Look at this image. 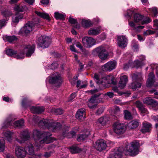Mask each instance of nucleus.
<instances>
[{
	"label": "nucleus",
	"mask_w": 158,
	"mask_h": 158,
	"mask_svg": "<svg viewBox=\"0 0 158 158\" xmlns=\"http://www.w3.org/2000/svg\"><path fill=\"white\" fill-rule=\"evenodd\" d=\"M82 42L84 45H86L87 47L90 48L95 45L96 41L92 37L86 36L82 38Z\"/></svg>",
	"instance_id": "obj_16"
},
{
	"label": "nucleus",
	"mask_w": 158,
	"mask_h": 158,
	"mask_svg": "<svg viewBox=\"0 0 158 158\" xmlns=\"http://www.w3.org/2000/svg\"><path fill=\"white\" fill-rule=\"evenodd\" d=\"M144 27V26H136L135 28V31H139L140 30L143 29Z\"/></svg>",
	"instance_id": "obj_62"
},
{
	"label": "nucleus",
	"mask_w": 158,
	"mask_h": 158,
	"mask_svg": "<svg viewBox=\"0 0 158 158\" xmlns=\"http://www.w3.org/2000/svg\"><path fill=\"white\" fill-rule=\"evenodd\" d=\"M94 79L95 82L98 84H102L103 82V78H102L100 74L95 73Z\"/></svg>",
	"instance_id": "obj_33"
},
{
	"label": "nucleus",
	"mask_w": 158,
	"mask_h": 158,
	"mask_svg": "<svg viewBox=\"0 0 158 158\" xmlns=\"http://www.w3.org/2000/svg\"><path fill=\"white\" fill-rule=\"evenodd\" d=\"M135 104L136 107L138 108L141 113L146 114L148 113V110L144 108L143 105L140 102L137 101L135 102Z\"/></svg>",
	"instance_id": "obj_26"
},
{
	"label": "nucleus",
	"mask_w": 158,
	"mask_h": 158,
	"mask_svg": "<svg viewBox=\"0 0 158 158\" xmlns=\"http://www.w3.org/2000/svg\"><path fill=\"white\" fill-rule=\"evenodd\" d=\"M139 120L135 119L129 122L127 125V127L130 130H132L137 128L139 126Z\"/></svg>",
	"instance_id": "obj_21"
},
{
	"label": "nucleus",
	"mask_w": 158,
	"mask_h": 158,
	"mask_svg": "<svg viewBox=\"0 0 158 158\" xmlns=\"http://www.w3.org/2000/svg\"><path fill=\"white\" fill-rule=\"evenodd\" d=\"M5 148V141L2 137H0V152H3Z\"/></svg>",
	"instance_id": "obj_44"
},
{
	"label": "nucleus",
	"mask_w": 158,
	"mask_h": 158,
	"mask_svg": "<svg viewBox=\"0 0 158 158\" xmlns=\"http://www.w3.org/2000/svg\"><path fill=\"white\" fill-rule=\"evenodd\" d=\"M139 143L137 141L135 140L128 145L126 147V152L127 155L132 156H134L138 154L139 151L140 147Z\"/></svg>",
	"instance_id": "obj_4"
},
{
	"label": "nucleus",
	"mask_w": 158,
	"mask_h": 158,
	"mask_svg": "<svg viewBox=\"0 0 158 158\" xmlns=\"http://www.w3.org/2000/svg\"><path fill=\"white\" fill-rule=\"evenodd\" d=\"M6 20L3 19L0 20V29L5 27L6 23Z\"/></svg>",
	"instance_id": "obj_53"
},
{
	"label": "nucleus",
	"mask_w": 158,
	"mask_h": 158,
	"mask_svg": "<svg viewBox=\"0 0 158 158\" xmlns=\"http://www.w3.org/2000/svg\"><path fill=\"white\" fill-rule=\"evenodd\" d=\"M15 153L18 158H23L26 155L25 149L21 147H17L15 148Z\"/></svg>",
	"instance_id": "obj_17"
},
{
	"label": "nucleus",
	"mask_w": 158,
	"mask_h": 158,
	"mask_svg": "<svg viewBox=\"0 0 158 158\" xmlns=\"http://www.w3.org/2000/svg\"><path fill=\"white\" fill-rule=\"evenodd\" d=\"M35 46L34 45H25L23 49L20 50L19 53L15 54V57L19 59H23L24 58V54H26L27 57H30L34 52Z\"/></svg>",
	"instance_id": "obj_3"
},
{
	"label": "nucleus",
	"mask_w": 158,
	"mask_h": 158,
	"mask_svg": "<svg viewBox=\"0 0 158 158\" xmlns=\"http://www.w3.org/2000/svg\"><path fill=\"white\" fill-rule=\"evenodd\" d=\"M85 110L83 109L79 110L76 114V118L79 120L84 119L85 118Z\"/></svg>",
	"instance_id": "obj_27"
},
{
	"label": "nucleus",
	"mask_w": 158,
	"mask_h": 158,
	"mask_svg": "<svg viewBox=\"0 0 158 158\" xmlns=\"http://www.w3.org/2000/svg\"><path fill=\"white\" fill-rule=\"evenodd\" d=\"M155 32L151 30H148L143 33V35L144 36H147L149 35L154 34Z\"/></svg>",
	"instance_id": "obj_56"
},
{
	"label": "nucleus",
	"mask_w": 158,
	"mask_h": 158,
	"mask_svg": "<svg viewBox=\"0 0 158 158\" xmlns=\"http://www.w3.org/2000/svg\"><path fill=\"white\" fill-rule=\"evenodd\" d=\"M152 125L147 122L143 123L142 127L141 129V132L143 133H145L150 132L151 130Z\"/></svg>",
	"instance_id": "obj_19"
},
{
	"label": "nucleus",
	"mask_w": 158,
	"mask_h": 158,
	"mask_svg": "<svg viewBox=\"0 0 158 158\" xmlns=\"http://www.w3.org/2000/svg\"><path fill=\"white\" fill-rule=\"evenodd\" d=\"M3 135L8 142H10L12 140V136L14 134V132L10 131H6L3 132Z\"/></svg>",
	"instance_id": "obj_24"
},
{
	"label": "nucleus",
	"mask_w": 158,
	"mask_h": 158,
	"mask_svg": "<svg viewBox=\"0 0 158 158\" xmlns=\"http://www.w3.org/2000/svg\"><path fill=\"white\" fill-rule=\"evenodd\" d=\"M141 84L140 83H139L137 81H134L130 85V87L133 90H135L137 88H140L141 86Z\"/></svg>",
	"instance_id": "obj_38"
},
{
	"label": "nucleus",
	"mask_w": 158,
	"mask_h": 158,
	"mask_svg": "<svg viewBox=\"0 0 158 158\" xmlns=\"http://www.w3.org/2000/svg\"><path fill=\"white\" fill-rule=\"evenodd\" d=\"M117 42L119 47L124 48L127 46L128 40L125 35H120L118 36Z\"/></svg>",
	"instance_id": "obj_12"
},
{
	"label": "nucleus",
	"mask_w": 158,
	"mask_h": 158,
	"mask_svg": "<svg viewBox=\"0 0 158 158\" xmlns=\"http://www.w3.org/2000/svg\"><path fill=\"white\" fill-rule=\"evenodd\" d=\"M3 39L5 41H8L10 43L15 42L17 40V37L15 35H5L3 37Z\"/></svg>",
	"instance_id": "obj_30"
},
{
	"label": "nucleus",
	"mask_w": 158,
	"mask_h": 158,
	"mask_svg": "<svg viewBox=\"0 0 158 158\" xmlns=\"http://www.w3.org/2000/svg\"><path fill=\"white\" fill-rule=\"evenodd\" d=\"M131 63L130 62H129L128 64H125L123 68V69L125 70H127L129 67L131 66Z\"/></svg>",
	"instance_id": "obj_63"
},
{
	"label": "nucleus",
	"mask_w": 158,
	"mask_h": 158,
	"mask_svg": "<svg viewBox=\"0 0 158 158\" xmlns=\"http://www.w3.org/2000/svg\"><path fill=\"white\" fill-rule=\"evenodd\" d=\"M55 17L56 19H63L64 18V15L63 14L58 12H55Z\"/></svg>",
	"instance_id": "obj_47"
},
{
	"label": "nucleus",
	"mask_w": 158,
	"mask_h": 158,
	"mask_svg": "<svg viewBox=\"0 0 158 158\" xmlns=\"http://www.w3.org/2000/svg\"><path fill=\"white\" fill-rule=\"evenodd\" d=\"M23 17V14L21 13L17 12L15 15L13 16L12 21L13 23H17L19 22V20L22 19Z\"/></svg>",
	"instance_id": "obj_31"
},
{
	"label": "nucleus",
	"mask_w": 158,
	"mask_h": 158,
	"mask_svg": "<svg viewBox=\"0 0 158 158\" xmlns=\"http://www.w3.org/2000/svg\"><path fill=\"white\" fill-rule=\"evenodd\" d=\"M6 54L9 56H14L16 54V52L13 49H9L6 50Z\"/></svg>",
	"instance_id": "obj_45"
},
{
	"label": "nucleus",
	"mask_w": 158,
	"mask_h": 158,
	"mask_svg": "<svg viewBox=\"0 0 158 158\" xmlns=\"http://www.w3.org/2000/svg\"><path fill=\"white\" fill-rule=\"evenodd\" d=\"M76 132L74 131L69 132V130H66L65 132H63V135L64 136L68 138L73 137L76 135Z\"/></svg>",
	"instance_id": "obj_36"
},
{
	"label": "nucleus",
	"mask_w": 158,
	"mask_h": 158,
	"mask_svg": "<svg viewBox=\"0 0 158 158\" xmlns=\"http://www.w3.org/2000/svg\"><path fill=\"white\" fill-rule=\"evenodd\" d=\"M33 135L34 139L36 142L40 143L48 144L50 143V138L52 134L49 132H46L41 133L37 130L34 131Z\"/></svg>",
	"instance_id": "obj_2"
},
{
	"label": "nucleus",
	"mask_w": 158,
	"mask_h": 158,
	"mask_svg": "<svg viewBox=\"0 0 158 158\" xmlns=\"http://www.w3.org/2000/svg\"><path fill=\"white\" fill-rule=\"evenodd\" d=\"M124 118L126 119H130L132 118L131 113L128 110H125L124 111Z\"/></svg>",
	"instance_id": "obj_46"
},
{
	"label": "nucleus",
	"mask_w": 158,
	"mask_h": 158,
	"mask_svg": "<svg viewBox=\"0 0 158 158\" xmlns=\"http://www.w3.org/2000/svg\"><path fill=\"white\" fill-rule=\"evenodd\" d=\"M28 102V99L27 98H25L23 99L22 102V105L23 107H25L26 104Z\"/></svg>",
	"instance_id": "obj_60"
},
{
	"label": "nucleus",
	"mask_w": 158,
	"mask_h": 158,
	"mask_svg": "<svg viewBox=\"0 0 158 158\" xmlns=\"http://www.w3.org/2000/svg\"><path fill=\"white\" fill-rule=\"evenodd\" d=\"M69 21L71 24L75 25L74 26L75 28L77 29L79 28L80 26L78 23L76 19L70 17L69 19Z\"/></svg>",
	"instance_id": "obj_41"
},
{
	"label": "nucleus",
	"mask_w": 158,
	"mask_h": 158,
	"mask_svg": "<svg viewBox=\"0 0 158 158\" xmlns=\"http://www.w3.org/2000/svg\"><path fill=\"white\" fill-rule=\"evenodd\" d=\"M70 151L72 153L75 154L80 152L81 149L76 146H73L70 148Z\"/></svg>",
	"instance_id": "obj_40"
},
{
	"label": "nucleus",
	"mask_w": 158,
	"mask_h": 158,
	"mask_svg": "<svg viewBox=\"0 0 158 158\" xmlns=\"http://www.w3.org/2000/svg\"><path fill=\"white\" fill-rule=\"evenodd\" d=\"M117 65L115 61H110L103 65L102 67L104 71H110L115 68Z\"/></svg>",
	"instance_id": "obj_11"
},
{
	"label": "nucleus",
	"mask_w": 158,
	"mask_h": 158,
	"mask_svg": "<svg viewBox=\"0 0 158 158\" xmlns=\"http://www.w3.org/2000/svg\"><path fill=\"white\" fill-rule=\"evenodd\" d=\"M30 110L31 112L33 114H39L44 112V109L43 107L32 106Z\"/></svg>",
	"instance_id": "obj_28"
},
{
	"label": "nucleus",
	"mask_w": 158,
	"mask_h": 158,
	"mask_svg": "<svg viewBox=\"0 0 158 158\" xmlns=\"http://www.w3.org/2000/svg\"><path fill=\"white\" fill-rule=\"evenodd\" d=\"M143 16L139 14L136 13L135 14L134 16V21L136 23H140L141 21L143 19Z\"/></svg>",
	"instance_id": "obj_35"
},
{
	"label": "nucleus",
	"mask_w": 158,
	"mask_h": 158,
	"mask_svg": "<svg viewBox=\"0 0 158 158\" xmlns=\"http://www.w3.org/2000/svg\"><path fill=\"white\" fill-rule=\"evenodd\" d=\"M81 24L82 26L85 27H89L92 24L90 21L85 19L82 20Z\"/></svg>",
	"instance_id": "obj_42"
},
{
	"label": "nucleus",
	"mask_w": 158,
	"mask_h": 158,
	"mask_svg": "<svg viewBox=\"0 0 158 158\" xmlns=\"http://www.w3.org/2000/svg\"><path fill=\"white\" fill-rule=\"evenodd\" d=\"M93 52L98 53L99 57L101 60H105L107 57L108 55L106 49L102 46H100L96 48L94 50Z\"/></svg>",
	"instance_id": "obj_9"
},
{
	"label": "nucleus",
	"mask_w": 158,
	"mask_h": 158,
	"mask_svg": "<svg viewBox=\"0 0 158 158\" xmlns=\"http://www.w3.org/2000/svg\"><path fill=\"white\" fill-rule=\"evenodd\" d=\"M124 151V148L122 147L115 149L114 151L110 154L108 158H120Z\"/></svg>",
	"instance_id": "obj_13"
},
{
	"label": "nucleus",
	"mask_w": 158,
	"mask_h": 158,
	"mask_svg": "<svg viewBox=\"0 0 158 158\" xmlns=\"http://www.w3.org/2000/svg\"><path fill=\"white\" fill-rule=\"evenodd\" d=\"M58 66V64L56 62H54L52 64L49 66V68L52 70L56 69Z\"/></svg>",
	"instance_id": "obj_54"
},
{
	"label": "nucleus",
	"mask_w": 158,
	"mask_h": 158,
	"mask_svg": "<svg viewBox=\"0 0 158 158\" xmlns=\"http://www.w3.org/2000/svg\"><path fill=\"white\" fill-rule=\"evenodd\" d=\"M35 13L37 15L40 17L44 19H46L49 20H50L49 16L48 14L44 13H41L37 11H35Z\"/></svg>",
	"instance_id": "obj_39"
},
{
	"label": "nucleus",
	"mask_w": 158,
	"mask_h": 158,
	"mask_svg": "<svg viewBox=\"0 0 158 158\" xmlns=\"http://www.w3.org/2000/svg\"><path fill=\"white\" fill-rule=\"evenodd\" d=\"M128 81V78L127 76L123 75L121 77L118 84L119 87L121 89H123L126 86Z\"/></svg>",
	"instance_id": "obj_20"
},
{
	"label": "nucleus",
	"mask_w": 158,
	"mask_h": 158,
	"mask_svg": "<svg viewBox=\"0 0 158 158\" xmlns=\"http://www.w3.org/2000/svg\"><path fill=\"white\" fill-rule=\"evenodd\" d=\"M11 116L8 118L3 123L2 127V129L8 127L9 126L13 125L14 127L20 128L24 126V121L23 119H21L19 120L15 121L14 123L12 121Z\"/></svg>",
	"instance_id": "obj_5"
},
{
	"label": "nucleus",
	"mask_w": 158,
	"mask_h": 158,
	"mask_svg": "<svg viewBox=\"0 0 158 158\" xmlns=\"http://www.w3.org/2000/svg\"><path fill=\"white\" fill-rule=\"evenodd\" d=\"M100 94H94L89 100V102L88 104V106L90 108L94 109L97 106L96 104L92 105V104L94 103H97L98 102L97 98L100 96Z\"/></svg>",
	"instance_id": "obj_18"
},
{
	"label": "nucleus",
	"mask_w": 158,
	"mask_h": 158,
	"mask_svg": "<svg viewBox=\"0 0 158 158\" xmlns=\"http://www.w3.org/2000/svg\"><path fill=\"white\" fill-rule=\"evenodd\" d=\"M101 27H99L94 28L90 29L88 31V35H97L101 32Z\"/></svg>",
	"instance_id": "obj_25"
},
{
	"label": "nucleus",
	"mask_w": 158,
	"mask_h": 158,
	"mask_svg": "<svg viewBox=\"0 0 158 158\" xmlns=\"http://www.w3.org/2000/svg\"><path fill=\"white\" fill-rule=\"evenodd\" d=\"M2 13L3 16L6 18V20L7 19V18L11 16L12 15L11 12L9 10H5L2 11Z\"/></svg>",
	"instance_id": "obj_50"
},
{
	"label": "nucleus",
	"mask_w": 158,
	"mask_h": 158,
	"mask_svg": "<svg viewBox=\"0 0 158 158\" xmlns=\"http://www.w3.org/2000/svg\"><path fill=\"white\" fill-rule=\"evenodd\" d=\"M33 120L35 123H38L39 126L41 127L43 129L47 128L49 130L53 132H56L61 128V125L60 123L54 122L51 119H42L40 120L38 116H35Z\"/></svg>",
	"instance_id": "obj_1"
},
{
	"label": "nucleus",
	"mask_w": 158,
	"mask_h": 158,
	"mask_svg": "<svg viewBox=\"0 0 158 158\" xmlns=\"http://www.w3.org/2000/svg\"><path fill=\"white\" fill-rule=\"evenodd\" d=\"M140 60H137L134 62V64L137 68L141 67L144 65V64L143 61L145 59V57L143 56H141L139 58Z\"/></svg>",
	"instance_id": "obj_29"
},
{
	"label": "nucleus",
	"mask_w": 158,
	"mask_h": 158,
	"mask_svg": "<svg viewBox=\"0 0 158 158\" xmlns=\"http://www.w3.org/2000/svg\"><path fill=\"white\" fill-rule=\"evenodd\" d=\"M19 138H16V140L20 143H23L25 141L28 140L30 135L28 131H24L21 132L19 136Z\"/></svg>",
	"instance_id": "obj_14"
},
{
	"label": "nucleus",
	"mask_w": 158,
	"mask_h": 158,
	"mask_svg": "<svg viewBox=\"0 0 158 158\" xmlns=\"http://www.w3.org/2000/svg\"><path fill=\"white\" fill-rule=\"evenodd\" d=\"M34 26L32 22H29L20 29L19 33L20 34L27 35L32 30Z\"/></svg>",
	"instance_id": "obj_10"
},
{
	"label": "nucleus",
	"mask_w": 158,
	"mask_h": 158,
	"mask_svg": "<svg viewBox=\"0 0 158 158\" xmlns=\"http://www.w3.org/2000/svg\"><path fill=\"white\" fill-rule=\"evenodd\" d=\"M132 78L133 81L137 82L142 80V75L141 73H137L132 74Z\"/></svg>",
	"instance_id": "obj_32"
},
{
	"label": "nucleus",
	"mask_w": 158,
	"mask_h": 158,
	"mask_svg": "<svg viewBox=\"0 0 158 158\" xmlns=\"http://www.w3.org/2000/svg\"><path fill=\"white\" fill-rule=\"evenodd\" d=\"M152 11L154 14V17H156L157 14V11L156 7H154L152 9Z\"/></svg>",
	"instance_id": "obj_61"
},
{
	"label": "nucleus",
	"mask_w": 158,
	"mask_h": 158,
	"mask_svg": "<svg viewBox=\"0 0 158 158\" xmlns=\"http://www.w3.org/2000/svg\"><path fill=\"white\" fill-rule=\"evenodd\" d=\"M25 149V151L27 154L29 155H32L34 153V149L31 143L27 144L25 146V148H24Z\"/></svg>",
	"instance_id": "obj_23"
},
{
	"label": "nucleus",
	"mask_w": 158,
	"mask_h": 158,
	"mask_svg": "<svg viewBox=\"0 0 158 158\" xmlns=\"http://www.w3.org/2000/svg\"><path fill=\"white\" fill-rule=\"evenodd\" d=\"M104 110L103 108L102 107H100L98 110L96 114L98 115H100L103 112Z\"/></svg>",
	"instance_id": "obj_57"
},
{
	"label": "nucleus",
	"mask_w": 158,
	"mask_h": 158,
	"mask_svg": "<svg viewBox=\"0 0 158 158\" xmlns=\"http://www.w3.org/2000/svg\"><path fill=\"white\" fill-rule=\"evenodd\" d=\"M54 112L56 115H60L63 113V110L60 108H57L55 110Z\"/></svg>",
	"instance_id": "obj_55"
},
{
	"label": "nucleus",
	"mask_w": 158,
	"mask_h": 158,
	"mask_svg": "<svg viewBox=\"0 0 158 158\" xmlns=\"http://www.w3.org/2000/svg\"><path fill=\"white\" fill-rule=\"evenodd\" d=\"M51 41V39L48 36H41L39 37L37 43L38 46L44 48L49 46Z\"/></svg>",
	"instance_id": "obj_6"
},
{
	"label": "nucleus",
	"mask_w": 158,
	"mask_h": 158,
	"mask_svg": "<svg viewBox=\"0 0 158 158\" xmlns=\"http://www.w3.org/2000/svg\"><path fill=\"white\" fill-rule=\"evenodd\" d=\"M74 44L76 45L77 47V48H78L81 50L83 51V47L79 42H75Z\"/></svg>",
	"instance_id": "obj_58"
},
{
	"label": "nucleus",
	"mask_w": 158,
	"mask_h": 158,
	"mask_svg": "<svg viewBox=\"0 0 158 158\" xmlns=\"http://www.w3.org/2000/svg\"><path fill=\"white\" fill-rule=\"evenodd\" d=\"M131 45L133 49L136 51L138 48V44L135 41L133 40Z\"/></svg>",
	"instance_id": "obj_52"
},
{
	"label": "nucleus",
	"mask_w": 158,
	"mask_h": 158,
	"mask_svg": "<svg viewBox=\"0 0 158 158\" xmlns=\"http://www.w3.org/2000/svg\"><path fill=\"white\" fill-rule=\"evenodd\" d=\"M128 24L131 27L133 28L134 30H135V28L136 27V26L135 24L132 21H128Z\"/></svg>",
	"instance_id": "obj_59"
},
{
	"label": "nucleus",
	"mask_w": 158,
	"mask_h": 158,
	"mask_svg": "<svg viewBox=\"0 0 158 158\" xmlns=\"http://www.w3.org/2000/svg\"><path fill=\"white\" fill-rule=\"evenodd\" d=\"M155 81V75L154 73L152 72L149 73L147 83V86L148 87L152 86Z\"/></svg>",
	"instance_id": "obj_22"
},
{
	"label": "nucleus",
	"mask_w": 158,
	"mask_h": 158,
	"mask_svg": "<svg viewBox=\"0 0 158 158\" xmlns=\"http://www.w3.org/2000/svg\"><path fill=\"white\" fill-rule=\"evenodd\" d=\"M107 147L106 141L102 139L97 140L95 142V147L99 151L105 150Z\"/></svg>",
	"instance_id": "obj_15"
},
{
	"label": "nucleus",
	"mask_w": 158,
	"mask_h": 158,
	"mask_svg": "<svg viewBox=\"0 0 158 158\" xmlns=\"http://www.w3.org/2000/svg\"><path fill=\"white\" fill-rule=\"evenodd\" d=\"M49 81L50 83L54 84L56 86H59L62 82V80L60 74L55 73L50 77Z\"/></svg>",
	"instance_id": "obj_7"
},
{
	"label": "nucleus",
	"mask_w": 158,
	"mask_h": 158,
	"mask_svg": "<svg viewBox=\"0 0 158 158\" xmlns=\"http://www.w3.org/2000/svg\"><path fill=\"white\" fill-rule=\"evenodd\" d=\"M151 21V20L149 18L146 17L144 18L143 17V19L141 21L140 24L142 25L147 24L150 23Z\"/></svg>",
	"instance_id": "obj_49"
},
{
	"label": "nucleus",
	"mask_w": 158,
	"mask_h": 158,
	"mask_svg": "<svg viewBox=\"0 0 158 158\" xmlns=\"http://www.w3.org/2000/svg\"><path fill=\"white\" fill-rule=\"evenodd\" d=\"M113 127L114 132L118 135L123 134L126 131L124 124L119 122L115 123L113 124Z\"/></svg>",
	"instance_id": "obj_8"
},
{
	"label": "nucleus",
	"mask_w": 158,
	"mask_h": 158,
	"mask_svg": "<svg viewBox=\"0 0 158 158\" xmlns=\"http://www.w3.org/2000/svg\"><path fill=\"white\" fill-rule=\"evenodd\" d=\"M151 106L154 110H156V108L158 107V103L154 100H153V101L151 104Z\"/></svg>",
	"instance_id": "obj_51"
},
{
	"label": "nucleus",
	"mask_w": 158,
	"mask_h": 158,
	"mask_svg": "<svg viewBox=\"0 0 158 158\" xmlns=\"http://www.w3.org/2000/svg\"><path fill=\"white\" fill-rule=\"evenodd\" d=\"M153 100V99H151V98L147 97L143 99V102L145 104L151 105Z\"/></svg>",
	"instance_id": "obj_48"
},
{
	"label": "nucleus",
	"mask_w": 158,
	"mask_h": 158,
	"mask_svg": "<svg viewBox=\"0 0 158 158\" xmlns=\"http://www.w3.org/2000/svg\"><path fill=\"white\" fill-rule=\"evenodd\" d=\"M26 9L27 7L25 5H16L14 7V10L18 12H23Z\"/></svg>",
	"instance_id": "obj_37"
},
{
	"label": "nucleus",
	"mask_w": 158,
	"mask_h": 158,
	"mask_svg": "<svg viewBox=\"0 0 158 158\" xmlns=\"http://www.w3.org/2000/svg\"><path fill=\"white\" fill-rule=\"evenodd\" d=\"M42 154H39L38 155H32V156L30 158H40L42 156Z\"/></svg>",
	"instance_id": "obj_64"
},
{
	"label": "nucleus",
	"mask_w": 158,
	"mask_h": 158,
	"mask_svg": "<svg viewBox=\"0 0 158 158\" xmlns=\"http://www.w3.org/2000/svg\"><path fill=\"white\" fill-rule=\"evenodd\" d=\"M90 132L89 130L86 131L85 134L79 135L78 136L77 140L78 141L84 140L90 135Z\"/></svg>",
	"instance_id": "obj_34"
},
{
	"label": "nucleus",
	"mask_w": 158,
	"mask_h": 158,
	"mask_svg": "<svg viewBox=\"0 0 158 158\" xmlns=\"http://www.w3.org/2000/svg\"><path fill=\"white\" fill-rule=\"evenodd\" d=\"M108 120L106 117H101L98 120V123L102 125H105L107 122Z\"/></svg>",
	"instance_id": "obj_43"
}]
</instances>
